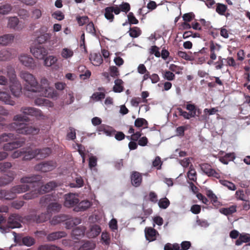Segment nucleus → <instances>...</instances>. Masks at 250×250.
Instances as JSON below:
<instances>
[{
  "label": "nucleus",
  "instance_id": "49530a36",
  "mask_svg": "<svg viewBox=\"0 0 250 250\" xmlns=\"http://www.w3.org/2000/svg\"><path fill=\"white\" fill-rule=\"evenodd\" d=\"M219 182L221 185L227 187L229 190L234 191L236 189L235 185L232 182L226 180H220Z\"/></svg>",
  "mask_w": 250,
  "mask_h": 250
},
{
  "label": "nucleus",
  "instance_id": "aec40b11",
  "mask_svg": "<svg viewBox=\"0 0 250 250\" xmlns=\"http://www.w3.org/2000/svg\"><path fill=\"white\" fill-rule=\"evenodd\" d=\"M89 60L92 64L95 66H99L103 62L102 57L99 53L90 54Z\"/></svg>",
  "mask_w": 250,
  "mask_h": 250
},
{
  "label": "nucleus",
  "instance_id": "2eb2a0df",
  "mask_svg": "<svg viewBox=\"0 0 250 250\" xmlns=\"http://www.w3.org/2000/svg\"><path fill=\"white\" fill-rule=\"evenodd\" d=\"M186 108L188 111V113H189L192 118L199 116L201 113L200 109L198 108L194 104H190L189 102H187V104L186 105Z\"/></svg>",
  "mask_w": 250,
  "mask_h": 250
},
{
  "label": "nucleus",
  "instance_id": "412c9836",
  "mask_svg": "<svg viewBox=\"0 0 250 250\" xmlns=\"http://www.w3.org/2000/svg\"><path fill=\"white\" fill-rule=\"evenodd\" d=\"M29 186L27 185H20L13 187L11 189L16 197L17 194L24 192L29 189Z\"/></svg>",
  "mask_w": 250,
  "mask_h": 250
},
{
  "label": "nucleus",
  "instance_id": "2f4dec72",
  "mask_svg": "<svg viewBox=\"0 0 250 250\" xmlns=\"http://www.w3.org/2000/svg\"><path fill=\"white\" fill-rule=\"evenodd\" d=\"M219 211L226 216L231 215L236 211V206L232 205L229 208H223L219 209Z\"/></svg>",
  "mask_w": 250,
  "mask_h": 250
},
{
  "label": "nucleus",
  "instance_id": "8fccbe9b",
  "mask_svg": "<svg viewBox=\"0 0 250 250\" xmlns=\"http://www.w3.org/2000/svg\"><path fill=\"white\" fill-rule=\"evenodd\" d=\"M73 54L74 52L73 50L67 48L62 49L61 52L62 57L65 59H67L72 57Z\"/></svg>",
  "mask_w": 250,
  "mask_h": 250
},
{
  "label": "nucleus",
  "instance_id": "1a4fd4ad",
  "mask_svg": "<svg viewBox=\"0 0 250 250\" xmlns=\"http://www.w3.org/2000/svg\"><path fill=\"white\" fill-rule=\"evenodd\" d=\"M21 111L23 114L34 116L37 119H40L43 117L42 111L35 107H22Z\"/></svg>",
  "mask_w": 250,
  "mask_h": 250
},
{
  "label": "nucleus",
  "instance_id": "774afa93",
  "mask_svg": "<svg viewBox=\"0 0 250 250\" xmlns=\"http://www.w3.org/2000/svg\"><path fill=\"white\" fill-rule=\"evenodd\" d=\"M119 7L122 12L127 13L130 9V4L127 2H123L119 5Z\"/></svg>",
  "mask_w": 250,
  "mask_h": 250
},
{
  "label": "nucleus",
  "instance_id": "bb28decb",
  "mask_svg": "<svg viewBox=\"0 0 250 250\" xmlns=\"http://www.w3.org/2000/svg\"><path fill=\"white\" fill-rule=\"evenodd\" d=\"M14 38L13 34H5L0 37V44L7 45L12 42Z\"/></svg>",
  "mask_w": 250,
  "mask_h": 250
},
{
  "label": "nucleus",
  "instance_id": "b1692460",
  "mask_svg": "<svg viewBox=\"0 0 250 250\" xmlns=\"http://www.w3.org/2000/svg\"><path fill=\"white\" fill-rule=\"evenodd\" d=\"M91 206L90 202L88 200H83L78 203V205L75 207L74 210L76 211H84L88 208Z\"/></svg>",
  "mask_w": 250,
  "mask_h": 250
},
{
  "label": "nucleus",
  "instance_id": "ea45409f",
  "mask_svg": "<svg viewBox=\"0 0 250 250\" xmlns=\"http://www.w3.org/2000/svg\"><path fill=\"white\" fill-rule=\"evenodd\" d=\"M57 197L53 194H47L42 197L41 199V202L42 203L48 204L51 201H56L57 199Z\"/></svg>",
  "mask_w": 250,
  "mask_h": 250
},
{
  "label": "nucleus",
  "instance_id": "a878e982",
  "mask_svg": "<svg viewBox=\"0 0 250 250\" xmlns=\"http://www.w3.org/2000/svg\"><path fill=\"white\" fill-rule=\"evenodd\" d=\"M85 231V227L83 226H80L76 227L73 229L72 231V235L75 237V239H79L77 237L83 236L84 234Z\"/></svg>",
  "mask_w": 250,
  "mask_h": 250
},
{
  "label": "nucleus",
  "instance_id": "cd10ccee",
  "mask_svg": "<svg viewBox=\"0 0 250 250\" xmlns=\"http://www.w3.org/2000/svg\"><path fill=\"white\" fill-rule=\"evenodd\" d=\"M48 217V213H42L39 215H35L32 216L31 219L37 223H41L46 221Z\"/></svg>",
  "mask_w": 250,
  "mask_h": 250
},
{
  "label": "nucleus",
  "instance_id": "3c124183",
  "mask_svg": "<svg viewBox=\"0 0 250 250\" xmlns=\"http://www.w3.org/2000/svg\"><path fill=\"white\" fill-rule=\"evenodd\" d=\"M62 206L61 205L57 202L50 203L47 207V210L48 211H59Z\"/></svg>",
  "mask_w": 250,
  "mask_h": 250
},
{
  "label": "nucleus",
  "instance_id": "f3484780",
  "mask_svg": "<svg viewBox=\"0 0 250 250\" xmlns=\"http://www.w3.org/2000/svg\"><path fill=\"white\" fill-rule=\"evenodd\" d=\"M37 158L43 159L49 156L52 153V149L49 147H44L41 149H36Z\"/></svg>",
  "mask_w": 250,
  "mask_h": 250
},
{
  "label": "nucleus",
  "instance_id": "f704fd0d",
  "mask_svg": "<svg viewBox=\"0 0 250 250\" xmlns=\"http://www.w3.org/2000/svg\"><path fill=\"white\" fill-rule=\"evenodd\" d=\"M115 85L113 87V90L116 93H120L124 90L123 84V81L121 79H117L114 82Z\"/></svg>",
  "mask_w": 250,
  "mask_h": 250
},
{
  "label": "nucleus",
  "instance_id": "72a5a7b5",
  "mask_svg": "<svg viewBox=\"0 0 250 250\" xmlns=\"http://www.w3.org/2000/svg\"><path fill=\"white\" fill-rule=\"evenodd\" d=\"M250 241V234H241L238 239L235 241V245L240 246L243 243H247Z\"/></svg>",
  "mask_w": 250,
  "mask_h": 250
},
{
  "label": "nucleus",
  "instance_id": "0eeeda50",
  "mask_svg": "<svg viewBox=\"0 0 250 250\" xmlns=\"http://www.w3.org/2000/svg\"><path fill=\"white\" fill-rule=\"evenodd\" d=\"M57 167L56 162L53 161H45L37 164L35 168L37 170L46 172L55 169Z\"/></svg>",
  "mask_w": 250,
  "mask_h": 250
},
{
  "label": "nucleus",
  "instance_id": "39448f33",
  "mask_svg": "<svg viewBox=\"0 0 250 250\" xmlns=\"http://www.w3.org/2000/svg\"><path fill=\"white\" fill-rule=\"evenodd\" d=\"M21 219L22 217L18 214H11L8 219L6 228L8 229L20 228L21 227L20 223Z\"/></svg>",
  "mask_w": 250,
  "mask_h": 250
},
{
  "label": "nucleus",
  "instance_id": "4468645a",
  "mask_svg": "<svg viewBox=\"0 0 250 250\" xmlns=\"http://www.w3.org/2000/svg\"><path fill=\"white\" fill-rule=\"evenodd\" d=\"M0 101L6 104L14 105L15 102L12 100L10 94L6 91L0 90Z\"/></svg>",
  "mask_w": 250,
  "mask_h": 250
},
{
  "label": "nucleus",
  "instance_id": "f8f14e48",
  "mask_svg": "<svg viewBox=\"0 0 250 250\" xmlns=\"http://www.w3.org/2000/svg\"><path fill=\"white\" fill-rule=\"evenodd\" d=\"M66 219L64 222H65V228L67 229H71L73 227L81 224L82 222L81 219L79 217L69 218L66 215Z\"/></svg>",
  "mask_w": 250,
  "mask_h": 250
},
{
  "label": "nucleus",
  "instance_id": "4be33fe9",
  "mask_svg": "<svg viewBox=\"0 0 250 250\" xmlns=\"http://www.w3.org/2000/svg\"><path fill=\"white\" fill-rule=\"evenodd\" d=\"M41 176L39 175H33L30 176H25L21 179V183H34L40 181Z\"/></svg>",
  "mask_w": 250,
  "mask_h": 250
},
{
  "label": "nucleus",
  "instance_id": "0e129e2a",
  "mask_svg": "<svg viewBox=\"0 0 250 250\" xmlns=\"http://www.w3.org/2000/svg\"><path fill=\"white\" fill-rule=\"evenodd\" d=\"M236 198L240 200L246 201V195L244 193V191L243 189H239L237 190L235 192Z\"/></svg>",
  "mask_w": 250,
  "mask_h": 250
},
{
  "label": "nucleus",
  "instance_id": "c756f323",
  "mask_svg": "<svg viewBox=\"0 0 250 250\" xmlns=\"http://www.w3.org/2000/svg\"><path fill=\"white\" fill-rule=\"evenodd\" d=\"M96 247L95 243L92 241H86L84 242L78 250H94Z\"/></svg>",
  "mask_w": 250,
  "mask_h": 250
},
{
  "label": "nucleus",
  "instance_id": "473e14b6",
  "mask_svg": "<svg viewBox=\"0 0 250 250\" xmlns=\"http://www.w3.org/2000/svg\"><path fill=\"white\" fill-rule=\"evenodd\" d=\"M19 20L17 17H11L8 19L7 26L10 28L17 29Z\"/></svg>",
  "mask_w": 250,
  "mask_h": 250
},
{
  "label": "nucleus",
  "instance_id": "4c0bfd02",
  "mask_svg": "<svg viewBox=\"0 0 250 250\" xmlns=\"http://www.w3.org/2000/svg\"><path fill=\"white\" fill-rule=\"evenodd\" d=\"M187 176L189 180L193 182L196 181L197 173L192 165L189 166V171L187 173Z\"/></svg>",
  "mask_w": 250,
  "mask_h": 250
},
{
  "label": "nucleus",
  "instance_id": "9d476101",
  "mask_svg": "<svg viewBox=\"0 0 250 250\" xmlns=\"http://www.w3.org/2000/svg\"><path fill=\"white\" fill-rule=\"evenodd\" d=\"M25 139L22 138L16 141L5 144L3 146V149L5 151H12L22 146L25 144Z\"/></svg>",
  "mask_w": 250,
  "mask_h": 250
},
{
  "label": "nucleus",
  "instance_id": "e433bc0d",
  "mask_svg": "<svg viewBox=\"0 0 250 250\" xmlns=\"http://www.w3.org/2000/svg\"><path fill=\"white\" fill-rule=\"evenodd\" d=\"M40 193L39 189H35L29 192L26 193L22 196L24 200H30L37 197Z\"/></svg>",
  "mask_w": 250,
  "mask_h": 250
},
{
  "label": "nucleus",
  "instance_id": "9b49d317",
  "mask_svg": "<svg viewBox=\"0 0 250 250\" xmlns=\"http://www.w3.org/2000/svg\"><path fill=\"white\" fill-rule=\"evenodd\" d=\"M79 201V199L75 197L74 194L72 193L66 194L64 206L67 208H71L78 204Z\"/></svg>",
  "mask_w": 250,
  "mask_h": 250
},
{
  "label": "nucleus",
  "instance_id": "4d7b16f0",
  "mask_svg": "<svg viewBox=\"0 0 250 250\" xmlns=\"http://www.w3.org/2000/svg\"><path fill=\"white\" fill-rule=\"evenodd\" d=\"M169 205L170 202L166 197L161 199L158 202L159 207L163 209L167 208Z\"/></svg>",
  "mask_w": 250,
  "mask_h": 250
},
{
  "label": "nucleus",
  "instance_id": "f03ea898",
  "mask_svg": "<svg viewBox=\"0 0 250 250\" xmlns=\"http://www.w3.org/2000/svg\"><path fill=\"white\" fill-rule=\"evenodd\" d=\"M20 76L25 82V87L29 91L36 92L40 90V86L33 75L27 71H21Z\"/></svg>",
  "mask_w": 250,
  "mask_h": 250
},
{
  "label": "nucleus",
  "instance_id": "5701e85b",
  "mask_svg": "<svg viewBox=\"0 0 250 250\" xmlns=\"http://www.w3.org/2000/svg\"><path fill=\"white\" fill-rule=\"evenodd\" d=\"M15 198L14 193L11 189L9 190L1 189L0 190V199L10 200Z\"/></svg>",
  "mask_w": 250,
  "mask_h": 250
},
{
  "label": "nucleus",
  "instance_id": "ddd939ff",
  "mask_svg": "<svg viewBox=\"0 0 250 250\" xmlns=\"http://www.w3.org/2000/svg\"><path fill=\"white\" fill-rule=\"evenodd\" d=\"M101 232V227L98 225H94L90 226L89 229L86 232V235L89 238H94L97 236Z\"/></svg>",
  "mask_w": 250,
  "mask_h": 250
},
{
  "label": "nucleus",
  "instance_id": "864d4df0",
  "mask_svg": "<svg viewBox=\"0 0 250 250\" xmlns=\"http://www.w3.org/2000/svg\"><path fill=\"white\" fill-rule=\"evenodd\" d=\"M227 9V6L222 3H218L216 4V11L219 15H224Z\"/></svg>",
  "mask_w": 250,
  "mask_h": 250
},
{
  "label": "nucleus",
  "instance_id": "58836bf2",
  "mask_svg": "<svg viewBox=\"0 0 250 250\" xmlns=\"http://www.w3.org/2000/svg\"><path fill=\"white\" fill-rule=\"evenodd\" d=\"M206 195L211 200V202L214 206L219 205V202L217 200V197L211 190H208L206 191Z\"/></svg>",
  "mask_w": 250,
  "mask_h": 250
},
{
  "label": "nucleus",
  "instance_id": "052dcab7",
  "mask_svg": "<svg viewBox=\"0 0 250 250\" xmlns=\"http://www.w3.org/2000/svg\"><path fill=\"white\" fill-rule=\"evenodd\" d=\"M18 14L19 16L23 20H27L30 16L28 11L24 9H20Z\"/></svg>",
  "mask_w": 250,
  "mask_h": 250
},
{
  "label": "nucleus",
  "instance_id": "f257e3e1",
  "mask_svg": "<svg viewBox=\"0 0 250 250\" xmlns=\"http://www.w3.org/2000/svg\"><path fill=\"white\" fill-rule=\"evenodd\" d=\"M10 131H15L18 134L23 135H36L40 131L38 127L28 124L13 122L8 125Z\"/></svg>",
  "mask_w": 250,
  "mask_h": 250
},
{
  "label": "nucleus",
  "instance_id": "6e6552de",
  "mask_svg": "<svg viewBox=\"0 0 250 250\" xmlns=\"http://www.w3.org/2000/svg\"><path fill=\"white\" fill-rule=\"evenodd\" d=\"M202 171L208 177H213L216 179H220L219 172L212 168L211 165L207 163L202 164L200 165Z\"/></svg>",
  "mask_w": 250,
  "mask_h": 250
},
{
  "label": "nucleus",
  "instance_id": "c9c22d12",
  "mask_svg": "<svg viewBox=\"0 0 250 250\" xmlns=\"http://www.w3.org/2000/svg\"><path fill=\"white\" fill-rule=\"evenodd\" d=\"M23 151V160L25 161L30 160L34 158H37V153L36 149L34 150H30L28 151Z\"/></svg>",
  "mask_w": 250,
  "mask_h": 250
},
{
  "label": "nucleus",
  "instance_id": "423d86ee",
  "mask_svg": "<svg viewBox=\"0 0 250 250\" xmlns=\"http://www.w3.org/2000/svg\"><path fill=\"white\" fill-rule=\"evenodd\" d=\"M30 51L33 55L38 59H43L48 54V51L43 46L36 45L30 48Z\"/></svg>",
  "mask_w": 250,
  "mask_h": 250
},
{
  "label": "nucleus",
  "instance_id": "79ce46f5",
  "mask_svg": "<svg viewBox=\"0 0 250 250\" xmlns=\"http://www.w3.org/2000/svg\"><path fill=\"white\" fill-rule=\"evenodd\" d=\"M15 135L11 133H2L0 135V143L1 142H7L15 139Z\"/></svg>",
  "mask_w": 250,
  "mask_h": 250
},
{
  "label": "nucleus",
  "instance_id": "a211bd4d",
  "mask_svg": "<svg viewBox=\"0 0 250 250\" xmlns=\"http://www.w3.org/2000/svg\"><path fill=\"white\" fill-rule=\"evenodd\" d=\"M67 233L64 231L53 232L47 235V240L48 241H53L65 237Z\"/></svg>",
  "mask_w": 250,
  "mask_h": 250
},
{
  "label": "nucleus",
  "instance_id": "6ab92c4d",
  "mask_svg": "<svg viewBox=\"0 0 250 250\" xmlns=\"http://www.w3.org/2000/svg\"><path fill=\"white\" fill-rule=\"evenodd\" d=\"M157 231L152 228H146L145 229V236L146 240L149 242L154 241L156 239Z\"/></svg>",
  "mask_w": 250,
  "mask_h": 250
},
{
  "label": "nucleus",
  "instance_id": "c85d7f7f",
  "mask_svg": "<svg viewBox=\"0 0 250 250\" xmlns=\"http://www.w3.org/2000/svg\"><path fill=\"white\" fill-rule=\"evenodd\" d=\"M14 179L13 174L5 175L0 177V187L5 186L12 182Z\"/></svg>",
  "mask_w": 250,
  "mask_h": 250
},
{
  "label": "nucleus",
  "instance_id": "a18cd8bd",
  "mask_svg": "<svg viewBox=\"0 0 250 250\" xmlns=\"http://www.w3.org/2000/svg\"><path fill=\"white\" fill-rule=\"evenodd\" d=\"M38 250H64L53 245L45 244L40 246Z\"/></svg>",
  "mask_w": 250,
  "mask_h": 250
},
{
  "label": "nucleus",
  "instance_id": "bf43d9fd",
  "mask_svg": "<svg viewBox=\"0 0 250 250\" xmlns=\"http://www.w3.org/2000/svg\"><path fill=\"white\" fill-rule=\"evenodd\" d=\"M104 92H94L91 96V99L95 101H99L105 98Z\"/></svg>",
  "mask_w": 250,
  "mask_h": 250
},
{
  "label": "nucleus",
  "instance_id": "603ef678",
  "mask_svg": "<svg viewBox=\"0 0 250 250\" xmlns=\"http://www.w3.org/2000/svg\"><path fill=\"white\" fill-rule=\"evenodd\" d=\"M112 8L109 7H107L105 8L104 11V16L105 18L109 20L110 21H112L114 18V16L113 14Z\"/></svg>",
  "mask_w": 250,
  "mask_h": 250
},
{
  "label": "nucleus",
  "instance_id": "7ed1b4c3",
  "mask_svg": "<svg viewBox=\"0 0 250 250\" xmlns=\"http://www.w3.org/2000/svg\"><path fill=\"white\" fill-rule=\"evenodd\" d=\"M7 70V75L9 76L10 74L11 75L9 84L10 91L14 96L19 97L21 94V84L16 78L14 69L11 66H8Z\"/></svg>",
  "mask_w": 250,
  "mask_h": 250
},
{
  "label": "nucleus",
  "instance_id": "e2e57ef3",
  "mask_svg": "<svg viewBox=\"0 0 250 250\" xmlns=\"http://www.w3.org/2000/svg\"><path fill=\"white\" fill-rule=\"evenodd\" d=\"M128 22L130 24H137L138 23V20L135 18L132 12H130L127 15Z\"/></svg>",
  "mask_w": 250,
  "mask_h": 250
},
{
  "label": "nucleus",
  "instance_id": "5fc2aeb1",
  "mask_svg": "<svg viewBox=\"0 0 250 250\" xmlns=\"http://www.w3.org/2000/svg\"><path fill=\"white\" fill-rule=\"evenodd\" d=\"M40 90L37 91V92H41L44 91H46V88H47L49 86V82L47 79L45 78H42L41 80V84L40 85Z\"/></svg>",
  "mask_w": 250,
  "mask_h": 250
},
{
  "label": "nucleus",
  "instance_id": "09e8293b",
  "mask_svg": "<svg viewBox=\"0 0 250 250\" xmlns=\"http://www.w3.org/2000/svg\"><path fill=\"white\" fill-rule=\"evenodd\" d=\"M129 35L132 38H137L141 34V30L138 27H130L129 31Z\"/></svg>",
  "mask_w": 250,
  "mask_h": 250
},
{
  "label": "nucleus",
  "instance_id": "680f3d73",
  "mask_svg": "<svg viewBox=\"0 0 250 250\" xmlns=\"http://www.w3.org/2000/svg\"><path fill=\"white\" fill-rule=\"evenodd\" d=\"M86 31L92 35L96 34V30L92 21L89 22L86 26Z\"/></svg>",
  "mask_w": 250,
  "mask_h": 250
},
{
  "label": "nucleus",
  "instance_id": "393cba45",
  "mask_svg": "<svg viewBox=\"0 0 250 250\" xmlns=\"http://www.w3.org/2000/svg\"><path fill=\"white\" fill-rule=\"evenodd\" d=\"M57 184L55 181H50L44 186H42L41 187V192L43 191V192H49L54 190L57 187Z\"/></svg>",
  "mask_w": 250,
  "mask_h": 250
},
{
  "label": "nucleus",
  "instance_id": "dca6fc26",
  "mask_svg": "<svg viewBox=\"0 0 250 250\" xmlns=\"http://www.w3.org/2000/svg\"><path fill=\"white\" fill-rule=\"evenodd\" d=\"M132 185L135 187H139L142 182V176L141 173L137 171H133L131 175Z\"/></svg>",
  "mask_w": 250,
  "mask_h": 250
},
{
  "label": "nucleus",
  "instance_id": "338daca9",
  "mask_svg": "<svg viewBox=\"0 0 250 250\" xmlns=\"http://www.w3.org/2000/svg\"><path fill=\"white\" fill-rule=\"evenodd\" d=\"M177 110L180 116L183 117L186 119H189L192 118L189 113L184 111L181 108H177Z\"/></svg>",
  "mask_w": 250,
  "mask_h": 250
},
{
  "label": "nucleus",
  "instance_id": "13d9d810",
  "mask_svg": "<svg viewBox=\"0 0 250 250\" xmlns=\"http://www.w3.org/2000/svg\"><path fill=\"white\" fill-rule=\"evenodd\" d=\"M27 115L18 114L14 116L13 120L16 122H28L29 119L26 116Z\"/></svg>",
  "mask_w": 250,
  "mask_h": 250
},
{
  "label": "nucleus",
  "instance_id": "7c9ffc66",
  "mask_svg": "<svg viewBox=\"0 0 250 250\" xmlns=\"http://www.w3.org/2000/svg\"><path fill=\"white\" fill-rule=\"evenodd\" d=\"M51 35L50 33H45L39 36L37 39L36 41L39 44H43L49 41L51 39Z\"/></svg>",
  "mask_w": 250,
  "mask_h": 250
},
{
  "label": "nucleus",
  "instance_id": "a19ab883",
  "mask_svg": "<svg viewBox=\"0 0 250 250\" xmlns=\"http://www.w3.org/2000/svg\"><path fill=\"white\" fill-rule=\"evenodd\" d=\"M58 61V59L54 56H49L45 58L44 60V65L45 66L49 67L54 64Z\"/></svg>",
  "mask_w": 250,
  "mask_h": 250
},
{
  "label": "nucleus",
  "instance_id": "37998d69",
  "mask_svg": "<svg viewBox=\"0 0 250 250\" xmlns=\"http://www.w3.org/2000/svg\"><path fill=\"white\" fill-rule=\"evenodd\" d=\"M66 215L64 214H61L60 215L55 216L53 217L50 221V223L52 225H56L61 222H64L66 220Z\"/></svg>",
  "mask_w": 250,
  "mask_h": 250
},
{
  "label": "nucleus",
  "instance_id": "20e7f679",
  "mask_svg": "<svg viewBox=\"0 0 250 250\" xmlns=\"http://www.w3.org/2000/svg\"><path fill=\"white\" fill-rule=\"evenodd\" d=\"M21 63L30 69H35L37 66V63L30 55H21L19 57Z\"/></svg>",
  "mask_w": 250,
  "mask_h": 250
},
{
  "label": "nucleus",
  "instance_id": "6e6d98bb",
  "mask_svg": "<svg viewBox=\"0 0 250 250\" xmlns=\"http://www.w3.org/2000/svg\"><path fill=\"white\" fill-rule=\"evenodd\" d=\"M12 6L9 4H5L0 6V14H8L12 10Z\"/></svg>",
  "mask_w": 250,
  "mask_h": 250
},
{
  "label": "nucleus",
  "instance_id": "c03bdc74",
  "mask_svg": "<svg viewBox=\"0 0 250 250\" xmlns=\"http://www.w3.org/2000/svg\"><path fill=\"white\" fill-rule=\"evenodd\" d=\"M134 125L137 127H141L144 126L145 128H147L148 125V122L144 118H138L135 121Z\"/></svg>",
  "mask_w": 250,
  "mask_h": 250
},
{
  "label": "nucleus",
  "instance_id": "69168bd1",
  "mask_svg": "<svg viewBox=\"0 0 250 250\" xmlns=\"http://www.w3.org/2000/svg\"><path fill=\"white\" fill-rule=\"evenodd\" d=\"M164 78L168 81H172L175 79V76L170 71H165L164 74Z\"/></svg>",
  "mask_w": 250,
  "mask_h": 250
},
{
  "label": "nucleus",
  "instance_id": "de8ad7c7",
  "mask_svg": "<svg viewBox=\"0 0 250 250\" xmlns=\"http://www.w3.org/2000/svg\"><path fill=\"white\" fill-rule=\"evenodd\" d=\"M23 244L27 247L33 246L35 243V240L31 236H25L22 238Z\"/></svg>",
  "mask_w": 250,
  "mask_h": 250
}]
</instances>
